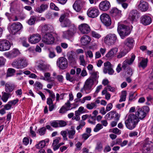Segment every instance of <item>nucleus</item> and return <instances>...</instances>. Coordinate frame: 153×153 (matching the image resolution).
Here are the masks:
<instances>
[{
    "instance_id": "f257e3e1",
    "label": "nucleus",
    "mask_w": 153,
    "mask_h": 153,
    "mask_svg": "<svg viewBox=\"0 0 153 153\" xmlns=\"http://www.w3.org/2000/svg\"><path fill=\"white\" fill-rule=\"evenodd\" d=\"M139 121L137 116L134 114H129L128 118L125 121L126 127L130 130L133 129Z\"/></svg>"
},
{
    "instance_id": "f03ea898",
    "label": "nucleus",
    "mask_w": 153,
    "mask_h": 153,
    "mask_svg": "<svg viewBox=\"0 0 153 153\" xmlns=\"http://www.w3.org/2000/svg\"><path fill=\"white\" fill-rule=\"evenodd\" d=\"M117 31L122 39L128 35L131 32L129 27L124 25L118 23Z\"/></svg>"
},
{
    "instance_id": "7ed1b4c3",
    "label": "nucleus",
    "mask_w": 153,
    "mask_h": 153,
    "mask_svg": "<svg viewBox=\"0 0 153 153\" xmlns=\"http://www.w3.org/2000/svg\"><path fill=\"white\" fill-rule=\"evenodd\" d=\"M149 138H146L143 144V153H151L153 151V143L149 141Z\"/></svg>"
},
{
    "instance_id": "20e7f679",
    "label": "nucleus",
    "mask_w": 153,
    "mask_h": 153,
    "mask_svg": "<svg viewBox=\"0 0 153 153\" xmlns=\"http://www.w3.org/2000/svg\"><path fill=\"white\" fill-rule=\"evenodd\" d=\"M94 81L91 78H88L85 82L84 86L80 90V91H85L86 93H89L92 89L94 84Z\"/></svg>"
},
{
    "instance_id": "39448f33",
    "label": "nucleus",
    "mask_w": 153,
    "mask_h": 153,
    "mask_svg": "<svg viewBox=\"0 0 153 153\" xmlns=\"http://www.w3.org/2000/svg\"><path fill=\"white\" fill-rule=\"evenodd\" d=\"M117 40V36L114 34H108L104 38V42L108 45H114Z\"/></svg>"
},
{
    "instance_id": "423d86ee",
    "label": "nucleus",
    "mask_w": 153,
    "mask_h": 153,
    "mask_svg": "<svg viewBox=\"0 0 153 153\" xmlns=\"http://www.w3.org/2000/svg\"><path fill=\"white\" fill-rule=\"evenodd\" d=\"M149 108L147 106H145L142 108L138 109L136 113V115L138 118L140 119H143L146 115L147 113L149 112Z\"/></svg>"
},
{
    "instance_id": "0eeeda50",
    "label": "nucleus",
    "mask_w": 153,
    "mask_h": 153,
    "mask_svg": "<svg viewBox=\"0 0 153 153\" xmlns=\"http://www.w3.org/2000/svg\"><path fill=\"white\" fill-rule=\"evenodd\" d=\"M20 54L18 50L14 48L9 52H5L4 53V56L10 59H12L16 57Z\"/></svg>"
},
{
    "instance_id": "6e6552de",
    "label": "nucleus",
    "mask_w": 153,
    "mask_h": 153,
    "mask_svg": "<svg viewBox=\"0 0 153 153\" xmlns=\"http://www.w3.org/2000/svg\"><path fill=\"white\" fill-rule=\"evenodd\" d=\"M56 64L57 66L62 69L66 68L68 66L67 60L65 58L62 57L57 60Z\"/></svg>"
},
{
    "instance_id": "1a4fd4ad",
    "label": "nucleus",
    "mask_w": 153,
    "mask_h": 153,
    "mask_svg": "<svg viewBox=\"0 0 153 153\" xmlns=\"http://www.w3.org/2000/svg\"><path fill=\"white\" fill-rule=\"evenodd\" d=\"M42 41L47 45L52 44L54 42V38L51 34L49 33H47L44 36Z\"/></svg>"
},
{
    "instance_id": "9d476101",
    "label": "nucleus",
    "mask_w": 153,
    "mask_h": 153,
    "mask_svg": "<svg viewBox=\"0 0 153 153\" xmlns=\"http://www.w3.org/2000/svg\"><path fill=\"white\" fill-rule=\"evenodd\" d=\"M102 22L106 26H109L111 24V20L109 15L106 13H103L100 16Z\"/></svg>"
},
{
    "instance_id": "9b49d317",
    "label": "nucleus",
    "mask_w": 153,
    "mask_h": 153,
    "mask_svg": "<svg viewBox=\"0 0 153 153\" xmlns=\"http://www.w3.org/2000/svg\"><path fill=\"white\" fill-rule=\"evenodd\" d=\"M87 14L89 17L95 18L99 14V10L96 7H91L88 10Z\"/></svg>"
},
{
    "instance_id": "f8f14e48",
    "label": "nucleus",
    "mask_w": 153,
    "mask_h": 153,
    "mask_svg": "<svg viewBox=\"0 0 153 153\" xmlns=\"http://www.w3.org/2000/svg\"><path fill=\"white\" fill-rule=\"evenodd\" d=\"M10 47L9 42L6 40H0V51H4L9 50Z\"/></svg>"
},
{
    "instance_id": "ddd939ff",
    "label": "nucleus",
    "mask_w": 153,
    "mask_h": 153,
    "mask_svg": "<svg viewBox=\"0 0 153 153\" xmlns=\"http://www.w3.org/2000/svg\"><path fill=\"white\" fill-rule=\"evenodd\" d=\"M22 25L19 22L12 24L10 27V30L12 34L15 35L22 28Z\"/></svg>"
},
{
    "instance_id": "4468645a",
    "label": "nucleus",
    "mask_w": 153,
    "mask_h": 153,
    "mask_svg": "<svg viewBox=\"0 0 153 153\" xmlns=\"http://www.w3.org/2000/svg\"><path fill=\"white\" fill-rule=\"evenodd\" d=\"M152 22V19L150 16L147 15H144L142 16L140 19L141 23L145 25H148L150 24Z\"/></svg>"
},
{
    "instance_id": "2eb2a0df",
    "label": "nucleus",
    "mask_w": 153,
    "mask_h": 153,
    "mask_svg": "<svg viewBox=\"0 0 153 153\" xmlns=\"http://www.w3.org/2000/svg\"><path fill=\"white\" fill-rule=\"evenodd\" d=\"M79 28L81 32L83 34L88 33L91 30L89 26L86 24H81L79 26Z\"/></svg>"
},
{
    "instance_id": "dca6fc26",
    "label": "nucleus",
    "mask_w": 153,
    "mask_h": 153,
    "mask_svg": "<svg viewBox=\"0 0 153 153\" xmlns=\"http://www.w3.org/2000/svg\"><path fill=\"white\" fill-rule=\"evenodd\" d=\"M71 27H73V30H68L67 31H65L63 32L62 36L64 38L69 39L71 38L73 34V32L76 31V28L73 25H71Z\"/></svg>"
},
{
    "instance_id": "f3484780",
    "label": "nucleus",
    "mask_w": 153,
    "mask_h": 153,
    "mask_svg": "<svg viewBox=\"0 0 153 153\" xmlns=\"http://www.w3.org/2000/svg\"><path fill=\"white\" fill-rule=\"evenodd\" d=\"M135 58V56L133 54H132L131 57L130 59H127L124 61L123 63L122 68L124 70L126 68H129V65L132 64Z\"/></svg>"
},
{
    "instance_id": "a211bd4d",
    "label": "nucleus",
    "mask_w": 153,
    "mask_h": 153,
    "mask_svg": "<svg viewBox=\"0 0 153 153\" xmlns=\"http://www.w3.org/2000/svg\"><path fill=\"white\" fill-rule=\"evenodd\" d=\"M139 17V13L137 11L132 10L129 13L128 18L131 21L133 22L136 21Z\"/></svg>"
},
{
    "instance_id": "6ab92c4d",
    "label": "nucleus",
    "mask_w": 153,
    "mask_h": 153,
    "mask_svg": "<svg viewBox=\"0 0 153 153\" xmlns=\"http://www.w3.org/2000/svg\"><path fill=\"white\" fill-rule=\"evenodd\" d=\"M100 10L106 11L108 10L110 7V4L109 2L106 0L102 1L99 5Z\"/></svg>"
},
{
    "instance_id": "aec40b11",
    "label": "nucleus",
    "mask_w": 153,
    "mask_h": 153,
    "mask_svg": "<svg viewBox=\"0 0 153 153\" xmlns=\"http://www.w3.org/2000/svg\"><path fill=\"white\" fill-rule=\"evenodd\" d=\"M120 117L119 114L115 111H111L105 115V118L106 119H108L109 118L111 119L114 118L118 120Z\"/></svg>"
},
{
    "instance_id": "412c9836",
    "label": "nucleus",
    "mask_w": 153,
    "mask_h": 153,
    "mask_svg": "<svg viewBox=\"0 0 153 153\" xmlns=\"http://www.w3.org/2000/svg\"><path fill=\"white\" fill-rule=\"evenodd\" d=\"M110 12L112 16L117 18L120 17L121 15V11L116 8H112Z\"/></svg>"
},
{
    "instance_id": "4be33fe9",
    "label": "nucleus",
    "mask_w": 153,
    "mask_h": 153,
    "mask_svg": "<svg viewBox=\"0 0 153 153\" xmlns=\"http://www.w3.org/2000/svg\"><path fill=\"white\" fill-rule=\"evenodd\" d=\"M68 59L70 62L73 64L76 62V58L74 52L73 51L69 52L67 53Z\"/></svg>"
},
{
    "instance_id": "5701e85b",
    "label": "nucleus",
    "mask_w": 153,
    "mask_h": 153,
    "mask_svg": "<svg viewBox=\"0 0 153 153\" xmlns=\"http://www.w3.org/2000/svg\"><path fill=\"white\" fill-rule=\"evenodd\" d=\"M41 39L40 36L38 34H36L31 36L29 38V41L31 44H36Z\"/></svg>"
},
{
    "instance_id": "b1692460",
    "label": "nucleus",
    "mask_w": 153,
    "mask_h": 153,
    "mask_svg": "<svg viewBox=\"0 0 153 153\" xmlns=\"http://www.w3.org/2000/svg\"><path fill=\"white\" fill-rule=\"evenodd\" d=\"M138 8L141 11H145L148 9V4L146 1L141 0L138 5Z\"/></svg>"
},
{
    "instance_id": "393cba45",
    "label": "nucleus",
    "mask_w": 153,
    "mask_h": 153,
    "mask_svg": "<svg viewBox=\"0 0 153 153\" xmlns=\"http://www.w3.org/2000/svg\"><path fill=\"white\" fill-rule=\"evenodd\" d=\"M118 51V48H113L110 50L105 55V56L108 58H111L116 55Z\"/></svg>"
},
{
    "instance_id": "a878e982",
    "label": "nucleus",
    "mask_w": 153,
    "mask_h": 153,
    "mask_svg": "<svg viewBox=\"0 0 153 153\" xmlns=\"http://www.w3.org/2000/svg\"><path fill=\"white\" fill-rule=\"evenodd\" d=\"M91 41V38L89 36L85 35L81 39V43L82 45L85 46L88 44Z\"/></svg>"
},
{
    "instance_id": "bb28decb",
    "label": "nucleus",
    "mask_w": 153,
    "mask_h": 153,
    "mask_svg": "<svg viewBox=\"0 0 153 153\" xmlns=\"http://www.w3.org/2000/svg\"><path fill=\"white\" fill-rule=\"evenodd\" d=\"M134 42V40L133 39L129 37L125 40L124 43L125 45L131 48L132 47Z\"/></svg>"
},
{
    "instance_id": "cd10ccee",
    "label": "nucleus",
    "mask_w": 153,
    "mask_h": 153,
    "mask_svg": "<svg viewBox=\"0 0 153 153\" xmlns=\"http://www.w3.org/2000/svg\"><path fill=\"white\" fill-rule=\"evenodd\" d=\"M15 88L14 85L9 82L5 84V90L6 92L10 93L12 92Z\"/></svg>"
},
{
    "instance_id": "c85d7f7f",
    "label": "nucleus",
    "mask_w": 153,
    "mask_h": 153,
    "mask_svg": "<svg viewBox=\"0 0 153 153\" xmlns=\"http://www.w3.org/2000/svg\"><path fill=\"white\" fill-rule=\"evenodd\" d=\"M89 74L90 76L88 78H91L94 82L96 81L99 77V73L97 71H93L92 72L90 73Z\"/></svg>"
},
{
    "instance_id": "c756f323",
    "label": "nucleus",
    "mask_w": 153,
    "mask_h": 153,
    "mask_svg": "<svg viewBox=\"0 0 153 153\" xmlns=\"http://www.w3.org/2000/svg\"><path fill=\"white\" fill-rule=\"evenodd\" d=\"M80 2L79 1H76L73 5L75 10L77 12H79L81 10L82 7L80 6Z\"/></svg>"
},
{
    "instance_id": "7c9ffc66",
    "label": "nucleus",
    "mask_w": 153,
    "mask_h": 153,
    "mask_svg": "<svg viewBox=\"0 0 153 153\" xmlns=\"http://www.w3.org/2000/svg\"><path fill=\"white\" fill-rule=\"evenodd\" d=\"M2 94L1 99L3 101L5 102H6L9 98L11 96V94L10 93L3 92Z\"/></svg>"
},
{
    "instance_id": "2f4dec72",
    "label": "nucleus",
    "mask_w": 153,
    "mask_h": 153,
    "mask_svg": "<svg viewBox=\"0 0 153 153\" xmlns=\"http://www.w3.org/2000/svg\"><path fill=\"white\" fill-rule=\"evenodd\" d=\"M48 7L46 4H42L36 9V11L39 13H42L47 9Z\"/></svg>"
},
{
    "instance_id": "473e14b6",
    "label": "nucleus",
    "mask_w": 153,
    "mask_h": 153,
    "mask_svg": "<svg viewBox=\"0 0 153 153\" xmlns=\"http://www.w3.org/2000/svg\"><path fill=\"white\" fill-rule=\"evenodd\" d=\"M18 59L20 69L25 68L27 65V62L25 59L23 58H19Z\"/></svg>"
},
{
    "instance_id": "72a5a7b5",
    "label": "nucleus",
    "mask_w": 153,
    "mask_h": 153,
    "mask_svg": "<svg viewBox=\"0 0 153 153\" xmlns=\"http://www.w3.org/2000/svg\"><path fill=\"white\" fill-rule=\"evenodd\" d=\"M103 72L105 74L107 73L108 70L112 68L111 63L109 62H107L104 63Z\"/></svg>"
},
{
    "instance_id": "f704fd0d",
    "label": "nucleus",
    "mask_w": 153,
    "mask_h": 153,
    "mask_svg": "<svg viewBox=\"0 0 153 153\" xmlns=\"http://www.w3.org/2000/svg\"><path fill=\"white\" fill-rule=\"evenodd\" d=\"M148 61L147 59H143L138 64L139 67L144 68L147 66Z\"/></svg>"
},
{
    "instance_id": "c9c22d12",
    "label": "nucleus",
    "mask_w": 153,
    "mask_h": 153,
    "mask_svg": "<svg viewBox=\"0 0 153 153\" xmlns=\"http://www.w3.org/2000/svg\"><path fill=\"white\" fill-rule=\"evenodd\" d=\"M76 133V131L74 129H72L70 130H68V138L70 139H72L74 138V136Z\"/></svg>"
},
{
    "instance_id": "e433bc0d",
    "label": "nucleus",
    "mask_w": 153,
    "mask_h": 153,
    "mask_svg": "<svg viewBox=\"0 0 153 153\" xmlns=\"http://www.w3.org/2000/svg\"><path fill=\"white\" fill-rule=\"evenodd\" d=\"M61 25L62 27H70L71 25V22L68 19H66L61 23Z\"/></svg>"
},
{
    "instance_id": "4c0bfd02",
    "label": "nucleus",
    "mask_w": 153,
    "mask_h": 153,
    "mask_svg": "<svg viewBox=\"0 0 153 153\" xmlns=\"http://www.w3.org/2000/svg\"><path fill=\"white\" fill-rule=\"evenodd\" d=\"M12 65L13 68H17V69H20L19 65V59H15L12 63Z\"/></svg>"
},
{
    "instance_id": "58836bf2",
    "label": "nucleus",
    "mask_w": 153,
    "mask_h": 153,
    "mask_svg": "<svg viewBox=\"0 0 153 153\" xmlns=\"http://www.w3.org/2000/svg\"><path fill=\"white\" fill-rule=\"evenodd\" d=\"M16 71L15 69L12 68H9L7 71V77H10L12 76L15 73Z\"/></svg>"
},
{
    "instance_id": "ea45409f",
    "label": "nucleus",
    "mask_w": 153,
    "mask_h": 153,
    "mask_svg": "<svg viewBox=\"0 0 153 153\" xmlns=\"http://www.w3.org/2000/svg\"><path fill=\"white\" fill-rule=\"evenodd\" d=\"M51 74L49 73H46L44 74L45 79V80L49 82H51L53 81L54 80L51 77Z\"/></svg>"
},
{
    "instance_id": "a19ab883",
    "label": "nucleus",
    "mask_w": 153,
    "mask_h": 153,
    "mask_svg": "<svg viewBox=\"0 0 153 153\" xmlns=\"http://www.w3.org/2000/svg\"><path fill=\"white\" fill-rule=\"evenodd\" d=\"M79 59L80 61V65L85 67L86 65V63L85 61L84 56L83 55H80Z\"/></svg>"
},
{
    "instance_id": "79ce46f5",
    "label": "nucleus",
    "mask_w": 153,
    "mask_h": 153,
    "mask_svg": "<svg viewBox=\"0 0 153 153\" xmlns=\"http://www.w3.org/2000/svg\"><path fill=\"white\" fill-rule=\"evenodd\" d=\"M126 91H122L121 95L120 96V98L119 100V102H121L124 101L126 100Z\"/></svg>"
},
{
    "instance_id": "37998d69",
    "label": "nucleus",
    "mask_w": 153,
    "mask_h": 153,
    "mask_svg": "<svg viewBox=\"0 0 153 153\" xmlns=\"http://www.w3.org/2000/svg\"><path fill=\"white\" fill-rule=\"evenodd\" d=\"M51 26L50 25H45L43 26L42 28V31L43 33H45L46 32L50 30Z\"/></svg>"
},
{
    "instance_id": "c03bdc74",
    "label": "nucleus",
    "mask_w": 153,
    "mask_h": 153,
    "mask_svg": "<svg viewBox=\"0 0 153 153\" xmlns=\"http://www.w3.org/2000/svg\"><path fill=\"white\" fill-rule=\"evenodd\" d=\"M45 142L44 140L40 141L39 143L36 145V147L37 149H41L44 147L45 145Z\"/></svg>"
},
{
    "instance_id": "a18cd8bd",
    "label": "nucleus",
    "mask_w": 153,
    "mask_h": 153,
    "mask_svg": "<svg viewBox=\"0 0 153 153\" xmlns=\"http://www.w3.org/2000/svg\"><path fill=\"white\" fill-rule=\"evenodd\" d=\"M71 104L70 102L69 101H67L66 103H65L64 105L63 106H65V107L66 108L69 110H71L74 108H75L76 107V106H75L74 107L71 108Z\"/></svg>"
},
{
    "instance_id": "49530a36",
    "label": "nucleus",
    "mask_w": 153,
    "mask_h": 153,
    "mask_svg": "<svg viewBox=\"0 0 153 153\" xmlns=\"http://www.w3.org/2000/svg\"><path fill=\"white\" fill-rule=\"evenodd\" d=\"M103 146L101 142L98 143L95 148V150L98 152H101Z\"/></svg>"
},
{
    "instance_id": "de8ad7c7",
    "label": "nucleus",
    "mask_w": 153,
    "mask_h": 153,
    "mask_svg": "<svg viewBox=\"0 0 153 153\" xmlns=\"http://www.w3.org/2000/svg\"><path fill=\"white\" fill-rule=\"evenodd\" d=\"M96 105L95 103L94 102H91L90 103H88L86 105V108L89 110H91L93 109Z\"/></svg>"
},
{
    "instance_id": "09e8293b",
    "label": "nucleus",
    "mask_w": 153,
    "mask_h": 153,
    "mask_svg": "<svg viewBox=\"0 0 153 153\" xmlns=\"http://www.w3.org/2000/svg\"><path fill=\"white\" fill-rule=\"evenodd\" d=\"M102 128L103 126L101 124L99 123L97 124L96 127L94 128V131L95 132H97Z\"/></svg>"
},
{
    "instance_id": "8fccbe9b",
    "label": "nucleus",
    "mask_w": 153,
    "mask_h": 153,
    "mask_svg": "<svg viewBox=\"0 0 153 153\" xmlns=\"http://www.w3.org/2000/svg\"><path fill=\"white\" fill-rule=\"evenodd\" d=\"M38 131L40 135H44L45 133L46 128L45 127H43L39 129Z\"/></svg>"
},
{
    "instance_id": "3c124183",
    "label": "nucleus",
    "mask_w": 153,
    "mask_h": 153,
    "mask_svg": "<svg viewBox=\"0 0 153 153\" xmlns=\"http://www.w3.org/2000/svg\"><path fill=\"white\" fill-rule=\"evenodd\" d=\"M126 75L127 77H130L133 74L132 70L130 68H127V71L126 72Z\"/></svg>"
},
{
    "instance_id": "603ef678",
    "label": "nucleus",
    "mask_w": 153,
    "mask_h": 153,
    "mask_svg": "<svg viewBox=\"0 0 153 153\" xmlns=\"http://www.w3.org/2000/svg\"><path fill=\"white\" fill-rule=\"evenodd\" d=\"M60 134L62 136L63 139L64 140H67L68 138L67 137V134L68 131H61Z\"/></svg>"
},
{
    "instance_id": "864d4df0",
    "label": "nucleus",
    "mask_w": 153,
    "mask_h": 153,
    "mask_svg": "<svg viewBox=\"0 0 153 153\" xmlns=\"http://www.w3.org/2000/svg\"><path fill=\"white\" fill-rule=\"evenodd\" d=\"M79 125L78 126L76 129L77 130H79V129L82 128L85 125V122L83 120H80L79 121Z\"/></svg>"
},
{
    "instance_id": "5fc2aeb1",
    "label": "nucleus",
    "mask_w": 153,
    "mask_h": 153,
    "mask_svg": "<svg viewBox=\"0 0 153 153\" xmlns=\"http://www.w3.org/2000/svg\"><path fill=\"white\" fill-rule=\"evenodd\" d=\"M86 110L84 107L82 106H80L78 110L76 111H75L81 114L85 112Z\"/></svg>"
},
{
    "instance_id": "6e6d98bb",
    "label": "nucleus",
    "mask_w": 153,
    "mask_h": 153,
    "mask_svg": "<svg viewBox=\"0 0 153 153\" xmlns=\"http://www.w3.org/2000/svg\"><path fill=\"white\" fill-rule=\"evenodd\" d=\"M36 21V18L34 16H31L29 19V25H32L35 24Z\"/></svg>"
},
{
    "instance_id": "4d7b16f0",
    "label": "nucleus",
    "mask_w": 153,
    "mask_h": 153,
    "mask_svg": "<svg viewBox=\"0 0 153 153\" xmlns=\"http://www.w3.org/2000/svg\"><path fill=\"white\" fill-rule=\"evenodd\" d=\"M126 53V52L124 51H122L118 53V55L117 56V57L118 58H120L124 56Z\"/></svg>"
},
{
    "instance_id": "13d9d810",
    "label": "nucleus",
    "mask_w": 153,
    "mask_h": 153,
    "mask_svg": "<svg viewBox=\"0 0 153 153\" xmlns=\"http://www.w3.org/2000/svg\"><path fill=\"white\" fill-rule=\"evenodd\" d=\"M69 110L64 106H62L59 110V113L61 114H64L66 113Z\"/></svg>"
},
{
    "instance_id": "bf43d9fd",
    "label": "nucleus",
    "mask_w": 153,
    "mask_h": 153,
    "mask_svg": "<svg viewBox=\"0 0 153 153\" xmlns=\"http://www.w3.org/2000/svg\"><path fill=\"white\" fill-rule=\"evenodd\" d=\"M19 101V100L16 99L15 100H12L9 101L8 102L11 105L12 108Z\"/></svg>"
},
{
    "instance_id": "052dcab7",
    "label": "nucleus",
    "mask_w": 153,
    "mask_h": 153,
    "mask_svg": "<svg viewBox=\"0 0 153 153\" xmlns=\"http://www.w3.org/2000/svg\"><path fill=\"white\" fill-rule=\"evenodd\" d=\"M51 126L53 127L57 128L59 127L58 121H53L51 123Z\"/></svg>"
},
{
    "instance_id": "680f3d73",
    "label": "nucleus",
    "mask_w": 153,
    "mask_h": 153,
    "mask_svg": "<svg viewBox=\"0 0 153 153\" xmlns=\"http://www.w3.org/2000/svg\"><path fill=\"white\" fill-rule=\"evenodd\" d=\"M80 115V114L77 113V112L75 111V116L73 117V119L77 121H79L80 120V117L79 116Z\"/></svg>"
},
{
    "instance_id": "e2e57ef3",
    "label": "nucleus",
    "mask_w": 153,
    "mask_h": 153,
    "mask_svg": "<svg viewBox=\"0 0 153 153\" xmlns=\"http://www.w3.org/2000/svg\"><path fill=\"white\" fill-rule=\"evenodd\" d=\"M35 87H37V88L38 89H41L42 88V85L41 83L39 82H35L34 85Z\"/></svg>"
},
{
    "instance_id": "0e129e2a",
    "label": "nucleus",
    "mask_w": 153,
    "mask_h": 153,
    "mask_svg": "<svg viewBox=\"0 0 153 153\" xmlns=\"http://www.w3.org/2000/svg\"><path fill=\"white\" fill-rule=\"evenodd\" d=\"M6 61V59L3 57H0V67H1L4 65Z\"/></svg>"
},
{
    "instance_id": "69168bd1",
    "label": "nucleus",
    "mask_w": 153,
    "mask_h": 153,
    "mask_svg": "<svg viewBox=\"0 0 153 153\" xmlns=\"http://www.w3.org/2000/svg\"><path fill=\"white\" fill-rule=\"evenodd\" d=\"M112 132L115 134H120L121 133V131L117 128H113Z\"/></svg>"
},
{
    "instance_id": "338daca9",
    "label": "nucleus",
    "mask_w": 153,
    "mask_h": 153,
    "mask_svg": "<svg viewBox=\"0 0 153 153\" xmlns=\"http://www.w3.org/2000/svg\"><path fill=\"white\" fill-rule=\"evenodd\" d=\"M92 36L93 37L97 39L99 38L101 36L100 34L94 31L92 32Z\"/></svg>"
},
{
    "instance_id": "774afa93",
    "label": "nucleus",
    "mask_w": 153,
    "mask_h": 153,
    "mask_svg": "<svg viewBox=\"0 0 153 153\" xmlns=\"http://www.w3.org/2000/svg\"><path fill=\"white\" fill-rule=\"evenodd\" d=\"M58 122L59 127H63L67 125L66 123L64 121H58Z\"/></svg>"
}]
</instances>
